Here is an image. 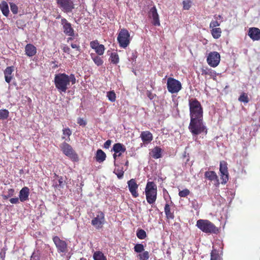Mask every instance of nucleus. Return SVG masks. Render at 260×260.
<instances>
[{
	"instance_id": "052dcab7",
	"label": "nucleus",
	"mask_w": 260,
	"mask_h": 260,
	"mask_svg": "<svg viewBox=\"0 0 260 260\" xmlns=\"http://www.w3.org/2000/svg\"><path fill=\"white\" fill-rule=\"evenodd\" d=\"M113 156V158L115 160L116 159L117 157L120 156V154H117V153L114 152Z\"/></svg>"
},
{
	"instance_id": "20e7f679",
	"label": "nucleus",
	"mask_w": 260,
	"mask_h": 260,
	"mask_svg": "<svg viewBox=\"0 0 260 260\" xmlns=\"http://www.w3.org/2000/svg\"><path fill=\"white\" fill-rule=\"evenodd\" d=\"M196 226L203 232L210 234H217L219 229L212 222L207 219H199L197 221Z\"/></svg>"
},
{
	"instance_id": "58836bf2",
	"label": "nucleus",
	"mask_w": 260,
	"mask_h": 260,
	"mask_svg": "<svg viewBox=\"0 0 260 260\" xmlns=\"http://www.w3.org/2000/svg\"><path fill=\"white\" fill-rule=\"evenodd\" d=\"M140 260H148L149 258V253L148 251H145L138 255Z\"/></svg>"
},
{
	"instance_id": "7c9ffc66",
	"label": "nucleus",
	"mask_w": 260,
	"mask_h": 260,
	"mask_svg": "<svg viewBox=\"0 0 260 260\" xmlns=\"http://www.w3.org/2000/svg\"><path fill=\"white\" fill-rule=\"evenodd\" d=\"M210 254V260H222V258L219 255V251L217 249L213 248Z\"/></svg>"
},
{
	"instance_id": "de8ad7c7",
	"label": "nucleus",
	"mask_w": 260,
	"mask_h": 260,
	"mask_svg": "<svg viewBox=\"0 0 260 260\" xmlns=\"http://www.w3.org/2000/svg\"><path fill=\"white\" fill-rule=\"evenodd\" d=\"M101 44H99V41L97 40L92 41L90 43V47L95 50L99 45Z\"/></svg>"
},
{
	"instance_id": "bb28decb",
	"label": "nucleus",
	"mask_w": 260,
	"mask_h": 260,
	"mask_svg": "<svg viewBox=\"0 0 260 260\" xmlns=\"http://www.w3.org/2000/svg\"><path fill=\"white\" fill-rule=\"evenodd\" d=\"M106 158V153L101 149L96 151L95 155L96 161L99 163L103 162Z\"/></svg>"
},
{
	"instance_id": "423d86ee",
	"label": "nucleus",
	"mask_w": 260,
	"mask_h": 260,
	"mask_svg": "<svg viewBox=\"0 0 260 260\" xmlns=\"http://www.w3.org/2000/svg\"><path fill=\"white\" fill-rule=\"evenodd\" d=\"M146 201L149 204H153L157 198V186L154 182H148L145 188Z\"/></svg>"
},
{
	"instance_id": "680f3d73",
	"label": "nucleus",
	"mask_w": 260,
	"mask_h": 260,
	"mask_svg": "<svg viewBox=\"0 0 260 260\" xmlns=\"http://www.w3.org/2000/svg\"><path fill=\"white\" fill-rule=\"evenodd\" d=\"M2 197L4 200H7L9 198V197L8 196V194L2 195Z\"/></svg>"
},
{
	"instance_id": "8fccbe9b",
	"label": "nucleus",
	"mask_w": 260,
	"mask_h": 260,
	"mask_svg": "<svg viewBox=\"0 0 260 260\" xmlns=\"http://www.w3.org/2000/svg\"><path fill=\"white\" fill-rule=\"evenodd\" d=\"M115 173L119 179H121L123 176L124 172L122 170H117L115 171Z\"/></svg>"
},
{
	"instance_id": "13d9d810",
	"label": "nucleus",
	"mask_w": 260,
	"mask_h": 260,
	"mask_svg": "<svg viewBox=\"0 0 260 260\" xmlns=\"http://www.w3.org/2000/svg\"><path fill=\"white\" fill-rule=\"evenodd\" d=\"M62 50L64 52L70 54L71 49L68 46H64L62 48Z\"/></svg>"
},
{
	"instance_id": "412c9836",
	"label": "nucleus",
	"mask_w": 260,
	"mask_h": 260,
	"mask_svg": "<svg viewBox=\"0 0 260 260\" xmlns=\"http://www.w3.org/2000/svg\"><path fill=\"white\" fill-rule=\"evenodd\" d=\"M140 138L144 143L148 144L152 141L153 135L149 131H143L141 133Z\"/></svg>"
},
{
	"instance_id": "4d7b16f0",
	"label": "nucleus",
	"mask_w": 260,
	"mask_h": 260,
	"mask_svg": "<svg viewBox=\"0 0 260 260\" xmlns=\"http://www.w3.org/2000/svg\"><path fill=\"white\" fill-rule=\"evenodd\" d=\"M10 202L12 204H17L19 203V199L18 198H11L10 200Z\"/></svg>"
},
{
	"instance_id": "c756f323",
	"label": "nucleus",
	"mask_w": 260,
	"mask_h": 260,
	"mask_svg": "<svg viewBox=\"0 0 260 260\" xmlns=\"http://www.w3.org/2000/svg\"><path fill=\"white\" fill-rule=\"evenodd\" d=\"M221 29L219 27L211 28V34L214 39H217L221 37Z\"/></svg>"
},
{
	"instance_id": "ddd939ff",
	"label": "nucleus",
	"mask_w": 260,
	"mask_h": 260,
	"mask_svg": "<svg viewBox=\"0 0 260 260\" xmlns=\"http://www.w3.org/2000/svg\"><path fill=\"white\" fill-rule=\"evenodd\" d=\"M105 215L102 211H99L96 216L91 220V224L96 229H102L105 223Z\"/></svg>"
},
{
	"instance_id": "393cba45",
	"label": "nucleus",
	"mask_w": 260,
	"mask_h": 260,
	"mask_svg": "<svg viewBox=\"0 0 260 260\" xmlns=\"http://www.w3.org/2000/svg\"><path fill=\"white\" fill-rule=\"evenodd\" d=\"M112 151L117 154H120V156L122 153H124L126 151V148L124 145L121 143H117L114 144Z\"/></svg>"
},
{
	"instance_id": "f257e3e1",
	"label": "nucleus",
	"mask_w": 260,
	"mask_h": 260,
	"mask_svg": "<svg viewBox=\"0 0 260 260\" xmlns=\"http://www.w3.org/2000/svg\"><path fill=\"white\" fill-rule=\"evenodd\" d=\"M188 106L190 119H203V108L197 99H189Z\"/></svg>"
},
{
	"instance_id": "c9c22d12",
	"label": "nucleus",
	"mask_w": 260,
	"mask_h": 260,
	"mask_svg": "<svg viewBox=\"0 0 260 260\" xmlns=\"http://www.w3.org/2000/svg\"><path fill=\"white\" fill-rule=\"evenodd\" d=\"M91 58H92V59L93 60V61H94V63L96 66H100L103 64V60L99 56H96V55L93 56L92 55H91Z\"/></svg>"
},
{
	"instance_id": "9d476101",
	"label": "nucleus",
	"mask_w": 260,
	"mask_h": 260,
	"mask_svg": "<svg viewBox=\"0 0 260 260\" xmlns=\"http://www.w3.org/2000/svg\"><path fill=\"white\" fill-rule=\"evenodd\" d=\"M58 7L65 13L72 12L75 9L74 0H56Z\"/></svg>"
},
{
	"instance_id": "774afa93",
	"label": "nucleus",
	"mask_w": 260,
	"mask_h": 260,
	"mask_svg": "<svg viewBox=\"0 0 260 260\" xmlns=\"http://www.w3.org/2000/svg\"><path fill=\"white\" fill-rule=\"evenodd\" d=\"M128 161H127L126 162H125V165H128Z\"/></svg>"
},
{
	"instance_id": "603ef678",
	"label": "nucleus",
	"mask_w": 260,
	"mask_h": 260,
	"mask_svg": "<svg viewBox=\"0 0 260 260\" xmlns=\"http://www.w3.org/2000/svg\"><path fill=\"white\" fill-rule=\"evenodd\" d=\"M146 95L148 96V98L150 100H152L154 99V96H155V94H153L151 91L147 90L146 91Z\"/></svg>"
},
{
	"instance_id": "f03ea898",
	"label": "nucleus",
	"mask_w": 260,
	"mask_h": 260,
	"mask_svg": "<svg viewBox=\"0 0 260 260\" xmlns=\"http://www.w3.org/2000/svg\"><path fill=\"white\" fill-rule=\"evenodd\" d=\"M188 106L190 119H203V108L197 99H189Z\"/></svg>"
},
{
	"instance_id": "2f4dec72",
	"label": "nucleus",
	"mask_w": 260,
	"mask_h": 260,
	"mask_svg": "<svg viewBox=\"0 0 260 260\" xmlns=\"http://www.w3.org/2000/svg\"><path fill=\"white\" fill-rule=\"evenodd\" d=\"M110 60L111 63L115 64H117L119 61L118 54L116 52L111 53Z\"/></svg>"
},
{
	"instance_id": "f3484780",
	"label": "nucleus",
	"mask_w": 260,
	"mask_h": 260,
	"mask_svg": "<svg viewBox=\"0 0 260 260\" xmlns=\"http://www.w3.org/2000/svg\"><path fill=\"white\" fill-rule=\"evenodd\" d=\"M149 16L152 18L153 20L152 23L154 26H159L160 25L159 16L157 12L156 8L155 6L150 8L149 11Z\"/></svg>"
},
{
	"instance_id": "6e6552de",
	"label": "nucleus",
	"mask_w": 260,
	"mask_h": 260,
	"mask_svg": "<svg viewBox=\"0 0 260 260\" xmlns=\"http://www.w3.org/2000/svg\"><path fill=\"white\" fill-rule=\"evenodd\" d=\"M60 147L63 154L68 156L73 161L77 162L79 161L78 154L68 143L64 142L60 145Z\"/></svg>"
},
{
	"instance_id": "f704fd0d",
	"label": "nucleus",
	"mask_w": 260,
	"mask_h": 260,
	"mask_svg": "<svg viewBox=\"0 0 260 260\" xmlns=\"http://www.w3.org/2000/svg\"><path fill=\"white\" fill-rule=\"evenodd\" d=\"M137 237L141 240H143L147 237L146 232L142 229H138L136 233Z\"/></svg>"
},
{
	"instance_id": "37998d69",
	"label": "nucleus",
	"mask_w": 260,
	"mask_h": 260,
	"mask_svg": "<svg viewBox=\"0 0 260 260\" xmlns=\"http://www.w3.org/2000/svg\"><path fill=\"white\" fill-rule=\"evenodd\" d=\"M10 6L12 12L14 14H17L18 12V7H17V6L13 3H10Z\"/></svg>"
},
{
	"instance_id": "4c0bfd02",
	"label": "nucleus",
	"mask_w": 260,
	"mask_h": 260,
	"mask_svg": "<svg viewBox=\"0 0 260 260\" xmlns=\"http://www.w3.org/2000/svg\"><path fill=\"white\" fill-rule=\"evenodd\" d=\"M107 97L112 102H114L116 100V94L113 90L108 91L107 92Z\"/></svg>"
},
{
	"instance_id": "b1692460",
	"label": "nucleus",
	"mask_w": 260,
	"mask_h": 260,
	"mask_svg": "<svg viewBox=\"0 0 260 260\" xmlns=\"http://www.w3.org/2000/svg\"><path fill=\"white\" fill-rule=\"evenodd\" d=\"M29 189L27 187H23L19 192V199L21 202H24L28 200Z\"/></svg>"
},
{
	"instance_id": "4be33fe9",
	"label": "nucleus",
	"mask_w": 260,
	"mask_h": 260,
	"mask_svg": "<svg viewBox=\"0 0 260 260\" xmlns=\"http://www.w3.org/2000/svg\"><path fill=\"white\" fill-rule=\"evenodd\" d=\"M14 69L13 66L8 67L4 71L5 81L8 83H10L13 78L12 73L14 70Z\"/></svg>"
},
{
	"instance_id": "aec40b11",
	"label": "nucleus",
	"mask_w": 260,
	"mask_h": 260,
	"mask_svg": "<svg viewBox=\"0 0 260 260\" xmlns=\"http://www.w3.org/2000/svg\"><path fill=\"white\" fill-rule=\"evenodd\" d=\"M24 49L25 54L29 57L35 56L37 52V48L33 44L30 43L25 46Z\"/></svg>"
},
{
	"instance_id": "9b49d317",
	"label": "nucleus",
	"mask_w": 260,
	"mask_h": 260,
	"mask_svg": "<svg viewBox=\"0 0 260 260\" xmlns=\"http://www.w3.org/2000/svg\"><path fill=\"white\" fill-rule=\"evenodd\" d=\"M52 240L58 253H66L68 252V244L65 241L60 239L57 236H54Z\"/></svg>"
},
{
	"instance_id": "ea45409f",
	"label": "nucleus",
	"mask_w": 260,
	"mask_h": 260,
	"mask_svg": "<svg viewBox=\"0 0 260 260\" xmlns=\"http://www.w3.org/2000/svg\"><path fill=\"white\" fill-rule=\"evenodd\" d=\"M105 50V48L104 45L101 44L94 50L98 55H102L104 53Z\"/></svg>"
},
{
	"instance_id": "dca6fc26",
	"label": "nucleus",
	"mask_w": 260,
	"mask_h": 260,
	"mask_svg": "<svg viewBox=\"0 0 260 260\" xmlns=\"http://www.w3.org/2000/svg\"><path fill=\"white\" fill-rule=\"evenodd\" d=\"M127 185L129 192L134 198H137L139 196L138 189L139 185L137 183L135 179H131L127 181Z\"/></svg>"
},
{
	"instance_id": "3c124183",
	"label": "nucleus",
	"mask_w": 260,
	"mask_h": 260,
	"mask_svg": "<svg viewBox=\"0 0 260 260\" xmlns=\"http://www.w3.org/2000/svg\"><path fill=\"white\" fill-rule=\"evenodd\" d=\"M211 70L208 69V68H206L205 69H202V75H209L211 73Z\"/></svg>"
},
{
	"instance_id": "a19ab883",
	"label": "nucleus",
	"mask_w": 260,
	"mask_h": 260,
	"mask_svg": "<svg viewBox=\"0 0 260 260\" xmlns=\"http://www.w3.org/2000/svg\"><path fill=\"white\" fill-rule=\"evenodd\" d=\"M134 251L137 253H141L144 250V247L142 244H137L134 246Z\"/></svg>"
},
{
	"instance_id": "72a5a7b5",
	"label": "nucleus",
	"mask_w": 260,
	"mask_h": 260,
	"mask_svg": "<svg viewBox=\"0 0 260 260\" xmlns=\"http://www.w3.org/2000/svg\"><path fill=\"white\" fill-rule=\"evenodd\" d=\"M238 101L244 103H248L249 101V98L246 93L242 92L238 98Z\"/></svg>"
},
{
	"instance_id": "c03bdc74",
	"label": "nucleus",
	"mask_w": 260,
	"mask_h": 260,
	"mask_svg": "<svg viewBox=\"0 0 260 260\" xmlns=\"http://www.w3.org/2000/svg\"><path fill=\"white\" fill-rule=\"evenodd\" d=\"M58 178H59L58 182V183H56L55 184H53V186L56 188H62L63 186V183L62 181V177H58L57 176Z\"/></svg>"
},
{
	"instance_id": "a878e982",
	"label": "nucleus",
	"mask_w": 260,
	"mask_h": 260,
	"mask_svg": "<svg viewBox=\"0 0 260 260\" xmlns=\"http://www.w3.org/2000/svg\"><path fill=\"white\" fill-rule=\"evenodd\" d=\"M165 213L166 217L169 219H173L174 218V211L171 209L170 205L167 203L165 206Z\"/></svg>"
},
{
	"instance_id": "cd10ccee",
	"label": "nucleus",
	"mask_w": 260,
	"mask_h": 260,
	"mask_svg": "<svg viewBox=\"0 0 260 260\" xmlns=\"http://www.w3.org/2000/svg\"><path fill=\"white\" fill-rule=\"evenodd\" d=\"M0 9L2 11L3 14L7 17L9 14V6L7 3L3 1L0 4Z\"/></svg>"
},
{
	"instance_id": "0e129e2a",
	"label": "nucleus",
	"mask_w": 260,
	"mask_h": 260,
	"mask_svg": "<svg viewBox=\"0 0 260 260\" xmlns=\"http://www.w3.org/2000/svg\"><path fill=\"white\" fill-rule=\"evenodd\" d=\"M73 40V38L72 37L67 38V42L69 43L70 41Z\"/></svg>"
},
{
	"instance_id": "a211bd4d",
	"label": "nucleus",
	"mask_w": 260,
	"mask_h": 260,
	"mask_svg": "<svg viewBox=\"0 0 260 260\" xmlns=\"http://www.w3.org/2000/svg\"><path fill=\"white\" fill-rule=\"evenodd\" d=\"M205 177L210 181L213 182L214 185L216 186L219 185V182L218 176L214 171H206L205 173Z\"/></svg>"
},
{
	"instance_id": "49530a36",
	"label": "nucleus",
	"mask_w": 260,
	"mask_h": 260,
	"mask_svg": "<svg viewBox=\"0 0 260 260\" xmlns=\"http://www.w3.org/2000/svg\"><path fill=\"white\" fill-rule=\"evenodd\" d=\"M220 25V22H218L217 20H213L210 22L209 27L210 28H216V27L219 26Z\"/></svg>"
},
{
	"instance_id": "e2e57ef3",
	"label": "nucleus",
	"mask_w": 260,
	"mask_h": 260,
	"mask_svg": "<svg viewBox=\"0 0 260 260\" xmlns=\"http://www.w3.org/2000/svg\"><path fill=\"white\" fill-rule=\"evenodd\" d=\"M136 58H137V56L134 53H133L132 57L131 58L133 60V61L135 60Z\"/></svg>"
},
{
	"instance_id": "f8f14e48",
	"label": "nucleus",
	"mask_w": 260,
	"mask_h": 260,
	"mask_svg": "<svg viewBox=\"0 0 260 260\" xmlns=\"http://www.w3.org/2000/svg\"><path fill=\"white\" fill-rule=\"evenodd\" d=\"M220 61V55L219 53L216 51L210 52L207 58L208 64L213 68L216 67L219 64Z\"/></svg>"
},
{
	"instance_id": "2eb2a0df",
	"label": "nucleus",
	"mask_w": 260,
	"mask_h": 260,
	"mask_svg": "<svg viewBox=\"0 0 260 260\" xmlns=\"http://www.w3.org/2000/svg\"><path fill=\"white\" fill-rule=\"evenodd\" d=\"M61 24L62 25L63 32L68 36L74 37V30L71 23L69 22L66 18H61Z\"/></svg>"
},
{
	"instance_id": "79ce46f5",
	"label": "nucleus",
	"mask_w": 260,
	"mask_h": 260,
	"mask_svg": "<svg viewBox=\"0 0 260 260\" xmlns=\"http://www.w3.org/2000/svg\"><path fill=\"white\" fill-rule=\"evenodd\" d=\"M190 193V191L189 189L185 188L182 190H181L179 192V196L181 198H185L188 196Z\"/></svg>"
},
{
	"instance_id": "e433bc0d",
	"label": "nucleus",
	"mask_w": 260,
	"mask_h": 260,
	"mask_svg": "<svg viewBox=\"0 0 260 260\" xmlns=\"http://www.w3.org/2000/svg\"><path fill=\"white\" fill-rule=\"evenodd\" d=\"M9 115V112L7 109L0 110V119L4 120L8 118Z\"/></svg>"
},
{
	"instance_id": "0eeeda50",
	"label": "nucleus",
	"mask_w": 260,
	"mask_h": 260,
	"mask_svg": "<svg viewBox=\"0 0 260 260\" xmlns=\"http://www.w3.org/2000/svg\"><path fill=\"white\" fill-rule=\"evenodd\" d=\"M117 41L119 46L122 48H126L130 43V34L125 28L121 29L118 33Z\"/></svg>"
},
{
	"instance_id": "5701e85b",
	"label": "nucleus",
	"mask_w": 260,
	"mask_h": 260,
	"mask_svg": "<svg viewBox=\"0 0 260 260\" xmlns=\"http://www.w3.org/2000/svg\"><path fill=\"white\" fill-rule=\"evenodd\" d=\"M162 152V150L160 147L155 146L151 150L149 154L153 158L158 159L161 157Z\"/></svg>"
},
{
	"instance_id": "6ab92c4d",
	"label": "nucleus",
	"mask_w": 260,
	"mask_h": 260,
	"mask_svg": "<svg viewBox=\"0 0 260 260\" xmlns=\"http://www.w3.org/2000/svg\"><path fill=\"white\" fill-rule=\"evenodd\" d=\"M248 36L253 41L260 40V29L257 27H251L249 29Z\"/></svg>"
},
{
	"instance_id": "69168bd1",
	"label": "nucleus",
	"mask_w": 260,
	"mask_h": 260,
	"mask_svg": "<svg viewBox=\"0 0 260 260\" xmlns=\"http://www.w3.org/2000/svg\"><path fill=\"white\" fill-rule=\"evenodd\" d=\"M215 18L218 19H221L222 18L221 16L220 15H218L217 17L216 16H214Z\"/></svg>"
},
{
	"instance_id": "a18cd8bd",
	"label": "nucleus",
	"mask_w": 260,
	"mask_h": 260,
	"mask_svg": "<svg viewBox=\"0 0 260 260\" xmlns=\"http://www.w3.org/2000/svg\"><path fill=\"white\" fill-rule=\"evenodd\" d=\"M183 8L184 10H189L191 7V1L185 0L183 1Z\"/></svg>"
},
{
	"instance_id": "c85d7f7f",
	"label": "nucleus",
	"mask_w": 260,
	"mask_h": 260,
	"mask_svg": "<svg viewBox=\"0 0 260 260\" xmlns=\"http://www.w3.org/2000/svg\"><path fill=\"white\" fill-rule=\"evenodd\" d=\"M72 135V131L69 128H64L62 129V139L68 142H70L71 140L70 136Z\"/></svg>"
},
{
	"instance_id": "338daca9",
	"label": "nucleus",
	"mask_w": 260,
	"mask_h": 260,
	"mask_svg": "<svg viewBox=\"0 0 260 260\" xmlns=\"http://www.w3.org/2000/svg\"><path fill=\"white\" fill-rule=\"evenodd\" d=\"M0 255H1V257L3 256H5V253H4V254H3L2 252H1Z\"/></svg>"
},
{
	"instance_id": "864d4df0",
	"label": "nucleus",
	"mask_w": 260,
	"mask_h": 260,
	"mask_svg": "<svg viewBox=\"0 0 260 260\" xmlns=\"http://www.w3.org/2000/svg\"><path fill=\"white\" fill-rule=\"evenodd\" d=\"M77 123L80 125L85 126L86 124V121L83 118H79L78 119Z\"/></svg>"
},
{
	"instance_id": "7ed1b4c3",
	"label": "nucleus",
	"mask_w": 260,
	"mask_h": 260,
	"mask_svg": "<svg viewBox=\"0 0 260 260\" xmlns=\"http://www.w3.org/2000/svg\"><path fill=\"white\" fill-rule=\"evenodd\" d=\"M188 129L193 136L202 133L207 134L208 129L204 123L203 119H190Z\"/></svg>"
},
{
	"instance_id": "bf43d9fd",
	"label": "nucleus",
	"mask_w": 260,
	"mask_h": 260,
	"mask_svg": "<svg viewBox=\"0 0 260 260\" xmlns=\"http://www.w3.org/2000/svg\"><path fill=\"white\" fill-rule=\"evenodd\" d=\"M71 47H72V48L76 49V50L79 51L80 50V46L79 45L72 44H71Z\"/></svg>"
},
{
	"instance_id": "6e6d98bb",
	"label": "nucleus",
	"mask_w": 260,
	"mask_h": 260,
	"mask_svg": "<svg viewBox=\"0 0 260 260\" xmlns=\"http://www.w3.org/2000/svg\"><path fill=\"white\" fill-rule=\"evenodd\" d=\"M15 190L13 188H10L8 189V191L7 192L8 196L9 197V198L12 197L14 194Z\"/></svg>"
},
{
	"instance_id": "473e14b6",
	"label": "nucleus",
	"mask_w": 260,
	"mask_h": 260,
	"mask_svg": "<svg viewBox=\"0 0 260 260\" xmlns=\"http://www.w3.org/2000/svg\"><path fill=\"white\" fill-rule=\"evenodd\" d=\"M93 257L94 260H107L106 256L100 251L95 252Z\"/></svg>"
},
{
	"instance_id": "5fc2aeb1",
	"label": "nucleus",
	"mask_w": 260,
	"mask_h": 260,
	"mask_svg": "<svg viewBox=\"0 0 260 260\" xmlns=\"http://www.w3.org/2000/svg\"><path fill=\"white\" fill-rule=\"evenodd\" d=\"M112 141L110 140H107L104 144V147L106 149H108L111 144Z\"/></svg>"
},
{
	"instance_id": "39448f33",
	"label": "nucleus",
	"mask_w": 260,
	"mask_h": 260,
	"mask_svg": "<svg viewBox=\"0 0 260 260\" xmlns=\"http://www.w3.org/2000/svg\"><path fill=\"white\" fill-rule=\"evenodd\" d=\"M55 87L60 92H66L68 88V75L65 73L56 74L54 79Z\"/></svg>"
},
{
	"instance_id": "1a4fd4ad",
	"label": "nucleus",
	"mask_w": 260,
	"mask_h": 260,
	"mask_svg": "<svg viewBox=\"0 0 260 260\" xmlns=\"http://www.w3.org/2000/svg\"><path fill=\"white\" fill-rule=\"evenodd\" d=\"M167 89L171 93H176L178 92L182 88L181 82L172 77H169L167 80Z\"/></svg>"
},
{
	"instance_id": "09e8293b",
	"label": "nucleus",
	"mask_w": 260,
	"mask_h": 260,
	"mask_svg": "<svg viewBox=\"0 0 260 260\" xmlns=\"http://www.w3.org/2000/svg\"><path fill=\"white\" fill-rule=\"evenodd\" d=\"M69 79V85H70V82L72 83V84H75L76 82V79L75 76L74 74H71L70 76L68 75Z\"/></svg>"
},
{
	"instance_id": "4468645a",
	"label": "nucleus",
	"mask_w": 260,
	"mask_h": 260,
	"mask_svg": "<svg viewBox=\"0 0 260 260\" xmlns=\"http://www.w3.org/2000/svg\"><path fill=\"white\" fill-rule=\"evenodd\" d=\"M227 162L224 160L220 162L219 171L221 173L222 183H226L229 180V172L228 170Z\"/></svg>"
}]
</instances>
